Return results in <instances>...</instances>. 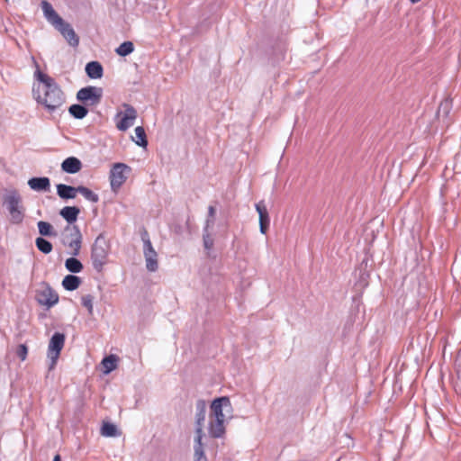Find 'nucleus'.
<instances>
[{
	"instance_id": "f03ea898",
	"label": "nucleus",
	"mask_w": 461,
	"mask_h": 461,
	"mask_svg": "<svg viewBox=\"0 0 461 461\" xmlns=\"http://www.w3.org/2000/svg\"><path fill=\"white\" fill-rule=\"evenodd\" d=\"M213 420L208 424V433L214 438H222L225 434V423L233 418V407L228 396L214 399L211 403Z\"/></svg>"
},
{
	"instance_id": "4c0bfd02",
	"label": "nucleus",
	"mask_w": 461,
	"mask_h": 461,
	"mask_svg": "<svg viewBox=\"0 0 461 461\" xmlns=\"http://www.w3.org/2000/svg\"><path fill=\"white\" fill-rule=\"evenodd\" d=\"M411 4H416L418 2H420V0H410Z\"/></svg>"
},
{
	"instance_id": "9b49d317",
	"label": "nucleus",
	"mask_w": 461,
	"mask_h": 461,
	"mask_svg": "<svg viewBox=\"0 0 461 461\" xmlns=\"http://www.w3.org/2000/svg\"><path fill=\"white\" fill-rule=\"evenodd\" d=\"M141 240L143 242L146 268L149 272H156L158 268V253L154 249L149 236L146 231L141 234Z\"/></svg>"
},
{
	"instance_id": "412c9836",
	"label": "nucleus",
	"mask_w": 461,
	"mask_h": 461,
	"mask_svg": "<svg viewBox=\"0 0 461 461\" xmlns=\"http://www.w3.org/2000/svg\"><path fill=\"white\" fill-rule=\"evenodd\" d=\"M79 212V208L76 206H65L60 210L59 214L69 224H72L77 221Z\"/></svg>"
},
{
	"instance_id": "9d476101",
	"label": "nucleus",
	"mask_w": 461,
	"mask_h": 461,
	"mask_svg": "<svg viewBox=\"0 0 461 461\" xmlns=\"http://www.w3.org/2000/svg\"><path fill=\"white\" fill-rule=\"evenodd\" d=\"M103 96V89L98 86H88L79 89L77 93V100L86 106L97 105Z\"/></svg>"
},
{
	"instance_id": "bb28decb",
	"label": "nucleus",
	"mask_w": 461,
	"mask_h": 461,
	"mask_svg": "<svg viewBox=\"0 0 461 461\" xmlns=\"http://www.w3.org/2000/svg\"><path fill=\"white\" fill-rule=\"evenodd\" d=\"M37 227L39 233L42 236V238L56 236V231L54 230V228L48 221H40L37 222Z\"/></svg>"
},
{
	"instance_id": "a211bd4d",
	"label": "nucleus",
	"mask_w": 461,
	"mask_h": 461,
	"mask_svg": "<svg viewBox=\"0 0 461 461\" xmlns=\"http://www.w3.org/2000/svg\"><path fill=\"white\" fill-rule=\"evenodd\" d=\"M204 436H194V461H208L204 453Z\"/></svg>"
},
{
	"instance_id": "5701e85b",
	"label": "nucleus",
	"mask_w": 461,
	"mask_h": 461,
	"mask_svg": "<svg viewBox=\"0 0 461 461\" xmlns=\"http://www.w3.org/2000/svg\"><path fill=\"white\" fill-rule=\"evenodd\" d=\"M100 433L105 438H117L121 435L117 426L111 422H104L100 429Z\"/></svg>"
},
{
	"instance_id": "c9c22d12",
	"label": "nucleus",
	"mask_w": 461,
	"mask_h": 461,
	"mask_svg": "<svg viewBox=\"0 0 461 461\" xmlns=\"http://www.w3.org/2000/svg\"><path fill=\"white\" fill-rule=\"evenodd\" d=\"M214 215H215V209L213 206L210 205L208 207V218L210 219H214Z\"/></svg>"
},
{
	"instance_id": "2eb2a0df",
	"label": "nucleus",
	"mask_w": 461,
	"mask_h": 461,
	"mask_svg": "<svg viewBox=\"0 0 461 461\" xmlns=\"http://www.w3.org/2000/svg\"><path fill=\"white\" fill-rule=\"evenodd\" d=\"M41 9L46 20L54 27H57L63 21L49 2L42 1Z\"/></svg>"
},
{
	"instance_id": "1a4fd4ad",
	"label": "nucleus",
	"mask_w": 461,
	"mask_h": 461,
	"mask_svg": "<svg viewBox=\"0 0 461 461\" xmlns=\"http://www.w3.org/2000/svg\"><path fill=\"white\" fill-rule=\"evenodd\" d=\"M62 243L71 249L72 256H78L82 246V234L79 229L75 225L66 227Z\"/></svg>"
},
{
	"instance_id": "c756f323",
	"label": "nucleus",
	"mask_w": 461,
	"mask_h": 461,
	"mask_svg": "<svg viewBox=\"0 0 461 461\" xmlns=\"http://www.w3.org/2000/svg\"><path fill=\"white\" fill-rule=\"evenodd\" d=\"M35 245L38 250L45 255L50 254L53 249L52 244L42 237L35 240Z\"/></svg>"
},
{
	"instance_id": "f704fd0d",
	"label": "nucleus",
	"mask_w": 461,
	"mask_h": 461,
	"mask_svg": "<svg viewBox=\"0 0 461 461\" xmlns=\"http://www.w3.org/2000/svg\"><path fill=\"white\" fill-rule=\"evenodd\" d=\"M214 219L208 218L205 221V224L203 230V232H210V229L213 226Z\"/></svg>"
},
{
	"instance_id": "f257e3e1",
	"label": "nucleus",
	"mask_w": 461,
	"mask_h": 461,
	"mask_svg": "<svg viewBox=\"0 0 461 461\" xmlns=\"http://www.w3.org/2000/svg\"><path fill=\"white\" fill-rule=\"evenodd\" d=\"M33 62L36 67L32 86L33 100L50 114L60 113L66 103L64 91L53 77L40 69L34 59Z\"/></svg>"
},
{
	"instance_id": "dca6fc26",
	"label": "nucleus",
	"mask_w": 461,
	"mask_h": 461,
	"mask_svg": "<svg viewBox=\"0 0 461 461\" xmlns=\"http://www.w3.org/2000/svg\"><path fill=\"white\" fill-rule=\"evenodd\" d=\"M82 168V162L76 157H68L61 163V170L67 174H77Z\"/></svg>"
},
{
	"instance_id": "423d86ee",
	"label": "nucleus",
	"mask_w": 461,
	"mask_h": 461,
	"mask_svg": "<svg viewBox=\"0 0 461 461\" xmlns=\"http://www.w3.org/2000/svg\"><path fill=\"white\" fill-rule=\"evenodd\" d=\"M131 168L125 163H114L109 173L110 186L113 192L116 193L126 182Z\"/></svg>"
},
{
	"instance_id": "20e7f679",
	"label": "nucleus",
	"mask_w": 461,
	"mask_h": 461,
	"mask_svg": "<svg viewBox=\"0 0 461 461\" xmlns=\"http://www.w3.org/2000/svg\"><path fill=\"white\" fill-rule=\"evenodd\" d=\"M109 244L103 234L97 236L91 249V261L93 267L100 272L102 271L109 254Z\"/></svg>"
},
{
	"instance_id": "a878e982",
	"label": "nucleus",
	"mask_w": 461,
	"mask_h": 461,
	"mask_svg": "<svg viewBox=\"0 0 461 461\" xmlns=\"http://www.w3.org/2000/svg\"><path fill=\"white\" fill-rule=\"evenodd\" d=\"M76 257L77 256H73L71 258H68L65 261V267H66V269L68 272L73 273V274L80 273L83 270L82 263L80 262V260L76 258Z\"/></svg>"
},
{
	"instance_id": "393cba45",
	"label": "nucleus",
	"mask_w": 461,
	"mask_h": 461,
	"mask_svg": "<svg viewBox=\"0 0 461 461\" xmlns=\"http://www.w3.org/2000/svg\"><path fill=\"white\" fill-rule=\"evenodd\" d=\"M117 362H118V358L115 355H110L108 357H105L101 362L102 366H103V373L104 375H108L112 371L116 369Z\"/></svg>"
},
{
	"instance_id": "f8f14e48",
	"label": "nucleus",
	"mask_w": 461,
	"mask_h": 461,
	"mask_svg": "<svg viewBox=\"0 0 461 461\" xmlns=\"http://www.w3.org/2000/svg\"><path fill=\"white\" fill-rule=\"evenodd\" d=\"M195 430L194 436H204L203 423L206 414V402L204 400H198L195 403Z\"/></svg>"
},
{
	"instance_id": "6ab92c4d",
	"label": "nucleus",
	"mask_w": 461,
	"mask_h": 461,
	"mask_svg": "<svg viewBox=\"0 0 461 461\" xmlns=\"http://www.w3.org/2000/svg\"><path fill=\"white\" fill-rule=\"evenodd\" d=\"M86 73L91 79H99L103 77L104 69L98 61H91L86 65Z\"/></svg>"
},
{
	"instance_id": "7ed1b4c3",
	"label": "nucleus",
	"mask_w": 461,
	"mask_h": 461,
	"mask_svg": "<svg viewBox=\"0 0 461 461\" xmlns=\"http://www.w3.org/2000/svg\"><path fill=\"white\" fill-rule=\"evenodd\" d=\"M4 205L8 211L12 223L20 224L23 221L24 207L22 203L21 195L16 190H11L5 195Z\"/></svg>"
},
{
	"instance_id": "aec40b11",
	"label": "nucleus",
	"mask_w": 461,
	"mask_h": 461,
	"mask_svg": "<svg viewBox=\"0 0 461 461\" xmlns=\"http://www.w3.org/2000/svg\"><path fill=\"white\" fill-rule=\"evenodd\" d=\"M57 194L61 199H74L77 194V187L68 185L65 184H59L56 186Z\"/></svg>"
},
{
	"instance_id": "72a5a7b5",
	"label": "nucleus",
	"mask_w": 461,
	"mask_h": 461,
	"mask_svg": "<svg viewBox=\"0 0 461 461\" xmlns=\"http://www.w3.org/2000/svg\"><path fill=\"white\" fill-rule=\"evenodd\" d=\"M16 353H17V356L19 357V358L22 361H24L27 358V354H28V348H27L26 345H24V344L19 345Z\"/></svg>"
},
{
	"instance_id": "cd10ccee",
	"label": "nucleus",
	"mask_w": 461,
	"mask_h": 461,
	"mask_svg": "<svg viewBox=\"0 0 461 461\" xmlns=\"http://www.w3.org/2000/svg\"><path fill=\"white\" fill-rule=\"evenodd\" d=\"M68 112L71 114V116L77 120L84 119L88 113V110L86 107V105L81 104H72L69 107Z\"/></svg>"
},
{
	"instance_id": "0eeeda50",
	"label": "nucleus",
	"mask_w": 461,
	"mask_h": 461,
	"mask_svg": "<svg viewBox=\"0 0 461 461\" xmlns=\"http://www.w3.org/2000/svg\"><path fill=\"white\" fill-rule=\"evenodd\" d=\"M65 345V335L55 332L49 342L47 358L49 360V370H53L57 365L60 352Z\"/></svg>"
},
{
	"instance_id": "39448f33",
	"label": "nucleus",
	"mask_w": 461,
	"mask_h": 461,
	"mask_svg": "<svg viewBox=\"0 0 461 461\" xmlns=\"http://www.w3.org/2000/svg\"><path fill=\"white\" fill-rule=\"evenodd\" d=\"M35 300L41 306L50 310L59 303V297L48 283L42 282L35 292Z\"/></svg>"
},
{
	"instance_id": "2f4dec72",
	"label": "nucleus",
	"mask_w": 461,
	"mask_h": 461,
	"mask_svg": "<svg viewBox=\"0 0 461 461\" xmlns=\"http://www.w3.org/2000/svg\"><path fill=\"white\" fill-rule=\"evenodd\" d=\"M93 301H94V298L91 294L84 295L81 298L82 305L87 309V312L90 315L93 314V312H94Z\"/></svg>"
},
{
	"instance_id": "7c9ffc66",
	"label": "nucleus",
	"mask_w": 461,
	"mask_h": 461,
	"mask_svg": "<svg viewBox=\"0 0 461 461\" xmlns=\"http://www.w3.org/2000/svg\"><path fill=\"white\" fill-rule=\"evenodd\" d=\"M77 193L81 194L84 198L93 203H95L99 201V196L97 194L94 193L89 188L80 185L77 186Z\"/></svg>"
},
{
	"instance_id": "4be33fe9",
	"label": "nucleus",
	"mask_w": 461,
	"mask_h": 461,
	"mask_svg": "<svg viewBox=\"0 0 461 461\" xmlns=\"http://www.w3.org/2000/svg\"><path fill=\"white\" fill-rule=\"evenodd\" d=\"M80 284L81 279L75 275H68L62 280L63 288L69 292L77 290Z\"/></svg>"
},
{
	"instance_id": "4468645a",
	"label": "nucleus",
	"mask_w": 461,
	"mask_h": 461,
	"mask_svg": "<svg viewBox=\"0 0 461 461\" xmlns=\"http://www.w3.org/2000/svg\"><path fill=\"white\" fill-rule=\"evenodd\" d=\"M255 209L258 213L259 231L261 234H266L267 226L270 221L268 212L263 202L256 203Z\"/></svg>"
},
{
	"instance_id": "c85d7f7f",
	"label": "nucleus",
	"mask_w": 461,
	"mask_h": 461,
	"mask_svg": "<svg viewBox=\"0 0 461 461\" xmlns=\"http://www.w3.org/2000/svg\"><path fill=\"white\" fill-rule=\"evenodd\" d=\"M133 51L134 45L130 41H123L115 49V53L120 57H126L131 54Z\"/></svg>"
},
{
	"instance_id": "e433bc0d",
	"label": "nucleus",
	"mask_w": 461,
	"mask_h": 461,
	"mask_svg": "<svg viewBox=\"0 0 461 461\" xmlns=\"http://www.w3.org/2000/svg\"><path fill=\"white\" fill-rule=\"evenodd\" d=\"M53 461H61V460H60V456H59V455H56V456H54Z\"/></svg>"
},
{
	"instance_id": "f3484780",
	"label": "nucleus",
	"mask_w": 461,
	"mask_h": 461,
	"mask_svg": "<svg viewBox=\"0 0 461 461\" xmlns=\"http://www.w3.org/2000/svg\"><path fill=\"white\" fill-rule=\"evenodd\" d=\"M28 185L36 192L48 191L50 186V181L47 176L32 177L28 180Z\"/></svg>"
},
{
	"instance_id": "473e14b6",
	"label": "nucleus",
	"mask_w": 461,
	"mask_h": 461,
	"mask_svg": "<svg viewBox=\"0 0 461 461\" xmlns=\"http://www.w3.org/2000/svg\"><path fill=\"white\" fill-rule=\"evenodd\" d=\"M203 247L207 251H210L213 247V239L210 232H203Z\"/></svg>"
},
{
	"instance_id": "b1692460",
	"label": "nucleus",
	"mask_w": 461,
	"mask_h": 461,
	"mask_svg": "<svg viewBox=\"0 0 461 461\" xmlns=\"http://www.w3.org/2000/svg\"><path fill=\"white\" fill-rule=\"evenodd\" d=\"M135 137H132V141L139 147L146 149L148 146V140L146 132L143 127L138 126L134 130Z\"/></svg>"
},
{
	"instance_id": "ddd939ff",
	"label": "nucleus",
	"mask_w": 461,
	"mask_h": 461,
	"mask_svg": "<svg viewBox=\"0 0 461 461\" xmlns=\"http://www.w3.org/2000/svg\"><path fill=\"white\" fill-rule=\"evenodd\" d=\"M62 36L67 40L68 44L72 47H77L79 44V38L76 34L74 29L70 26V24L62 21L60 24L55 27Z\"/></svg>"
},
{
	"instance_id": "6e6552de",
	"label": "nucleus",
	"mask_w": 461,
	"mask_h": 461,
	"mask_svg": "<svg viewBox=\"0 0 461 461\" xmlns=\"http://www.w3.org/2000/svg\"><path fill=\"white\" fill-rule=\"evenodd\" d=\"M123 111H119L114 116L116 128L120 131H126L135 122L137 119V112L133 106L129 104H122Z\"/></svg>"
}]
</instances>
